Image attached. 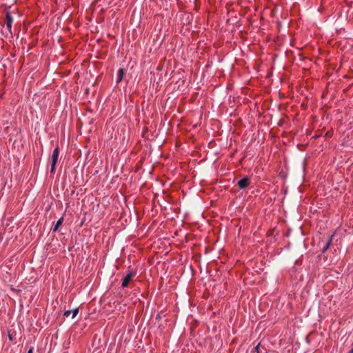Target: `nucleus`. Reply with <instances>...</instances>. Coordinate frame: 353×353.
I'll list each match as a JSON object with an SVG mask.
<instances>
[{
	"label": "nucleus",
	"mask_w": 353,
	"mask_h": 353,
	"mask_svg": "<svg viewBox=\"0 0 353 353\" xmlns=\"http://www.w3.org/2000/svg\"><path fill=\"white\" fill-rule=\"evenodd\" d=\"M59 154V148L58 145L54 148L52 154V162H51V168L50 172L53 173L55 170V167L57 162L58 161V157Z\"/></svg>",
	"instance_id": "f257e3e1"
},
{
	"label": "nucleus",
	"mask_w": 353,
	"mask_h": 353,
	"mask_svg": "<svg viewBox=\"0 0 353 353\" xmlns=\"http://www.w3.org/2000/svg\"><path fill=\"white\" fill-rule=\"evenodd\" d=\"M250 179L248 176H245L237 182L239 189L243 190L246 188L250 185Z\"/></svg>",
	"instance_id": "f03ea898"
},
{
	"label": "nucleus",
	"mask_w": 353,
	"mask_h": 353,
	"mask_svg": "<svg viewBox=\"0 0 353 353\" xmlns=\"http://www.w3.org/2000/svg\"><path fill=\"white\" fill-rule=\"evenodd\" d=\"M134 276V274L131 272V271H129L127 274L124 276L123 279V281H122V284H121V286L123 288H125L128 286V283H130V281L132 280V277Z\"/></svg>",
	"instance_id": "7ed1b4c3"
},
{
	"label": "nucleus",
	"mask_w": 353,
	"mask_h": 353,
	"mask_svg": "<svg viewBox=\"0 0 353 353\" xmlns=\"http://www.w3.org/2000/svg\"><path fill=\"white\" fill-rule=\"evenodd\" d=\"M333 236H334V234L331 235L330 236H329L326 241H321V243L323 244V248H322V252L324 253L325 252L328 248H330L331 243H332V239H333Z\"/></svg>",
	"instance_id": "20e7f679"
},
{
	"label": "nucleus",
	"mask_w": 353,
	"mask_h": 353,
	"mask_svg": "<svg viewBox=\"0 0 353 353\" xmlns=\"http://www.w3.org/2000/svg\"><path fill=\"white\" fill-rule=\"evenodd\" d=\"M6 26L8 30L11 33V29H12V17L11 16L10 12L6 13Z\"/></svg>",
	"instance_id": "39448f33"
},
{
	"label": "nucleus",
	"mask_w": 353,
	"mask_h": 353,
	"mask_svg": "<svg viewBox=\"0 0 353 353\" xmlns=\"http://www.w3.org/2000/svg\"><path fill=\"white\" fill-rule=\"evenodd\" d=\"M79 312V309L78 308H74L72 310H66L65 311L64 314H63V316H69L70 314H72V318L74 319L78 314Z\"/></svg>",
	"instance_id": "423d86ee"
},
{
	"label": "nucleus",
	"mask_w": 353,
	"mask_h": 353,
	"mask_svg": "<svg viewBox=\"0 0 353 353\" xmlns=\"http://www.w3.org/2000/svg\"><path fill=\"white\" fill-rule=\"evenodd\" d=\"M125 75V69L120 68L117 73V83H119L123 79Z\"/></svg>",
	"instance_id": "0eeeda50"
},
{
	"label": "nucleus",
	"mask_w": 353,
	"mask_h": 353,
	"mask_svg": "<svg viewBox=\"0 0 353 353\" xmlns=\"http://www.w3.org/2000/svg\"><path fill=\"white\" fill-rule=\"evenodd\" d=\"M63 217H61L57 221V223L53 225V227L51 228V230H52V232H56L58 230L59 228L60 225H62L63 223Z\"/></svg>",
	"instance_id": "6e6552de"
},
{
	"label": "nucleus",
	"mask_w": 353,
	"mask_h": 353,
	"mask_svg": "<svg viewBox=\"0 0 353 353\" xmlns=\"http://www.w3.org/2000/svg\"><path fill=\"white\" fill-rule=\"evenodd\" d=\"M255 350L256 353H267L266 350L259 343L255 347Z\"/></svg>",
	"instance_id": "1a4fd4ad"
},
{
	"label": "nucleus",
	"mask_w": 353,
	"mask_h": 353,
	"mask_svg": "<svg viewBox=\"0 0 353 353\" xmlns=\"http://www.w3.org/2000/svg\"><path fill=\"white\" fill-rule=\"evenodd\" d=\"M8 338H9V340L11 341H12L14 340V336L10 332L8 333Z\"/></svg>",
	"instance_id": "9d476101"
},
{
	"label": "nucleus",
	"mask_w": 353,
	"mask_h": 353,
	"mask_svg": "<svg viewBox=\"0 0 353 353\" xmlns=\"http://www.w3.org/2000/svg\"><path fill=\"white\" fill-rule=\"evenodd\" d=\"M33 352V347H30V350H28V353H32Z\"/></svg>",
	"instance_id": "9b49d317"
},
{
	"label": "nucleus",
	"mask_w": 353,
	"mask_h": 353,
	"mask_svg": "<svg viewBox=\"0 0 353 353\" xmlns=\"http://www.w3.org/2000/svg\"><path fill=\"white\" fill-rule=\"evenodd\" d=\"M347 353H353V348L351 350H350Z\"/></svg>",
	"instance_id": "f8f14e48"
}]
</instances>
